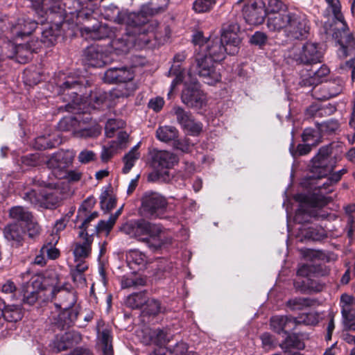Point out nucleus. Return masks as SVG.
<instances>
[{"instance_id": "1", "label": "nucleus", "mask_w": 355, "mask_h": 355, "mask_svg": "<svg viewBox=\"0 0 355 355\" xmlns=\"http://www.w3.org/2000/svg\"><path fill=\"white\" fill-rule=\"evenodd\" d=\"M240 28L237 23L230 22L224 24L221 30V36L210 35L208 37L202 33L198 32L193 37L196 51L207 54L213 60L220 62L227 54L234 55L238 52L241 39L238 35Z\"/></svg>"}, {"instance_id": "2", "label": "nucleus", "mask_w": 355, "mask_h": 355, "mask_svg": "<svg viewBox=\"0 0 355 355\" xmlns=\"http://www.w3.org/2000/svg\"><path fill=\"white\" fill-rule=\"evenodd\" d=\"M44 290L50 292L51 300H54L55 305L58 309L49 318L52 330H62L73 324L78 315L76 309H72L76 302L75 295L61 286L56 274L53 275L49 289L45 288Z\"/></svg>"}, {"instance_id": "3", "label": "nucleus", "mask_w": 355, "mask_h": 355, "mask_svg": "<svg viewBox=\"0 0 355 355\" xmlns=\"http://www.w3.org/2000/svg\"><path fill=\"white\" fill-rule=\"evenodd\" d=\"M340 179V175L336 172L326 179L324 182L318 184L312 193L297 194L295 199L300 202V207L296 213V220L301 223L300 217L304 214L315 218H326L327 214L317 209L324 207L331 201V198L327 197L326 195L334 191V185Z\"/></svg>"}, {"instance_id": "4", "label": "nucleus", "mask_w": 355, "mask_h": 355, "mask_svg": "<svg viewBox=\"0 0 355 355\" xmlns=\"http://www.w3.org/2000/svg\"><path fill=\"white\" fill-rule=\"evenodd\" d=\"M120 231L131 238L146 244L152 251L160 250L171 239L162 236L163 227L159 224L152 223L144 219L132 220L123 224Z\"/></svg>"}, {"instance_id": "5", "label": "nucleus", "mask_w": 355, "mask_h": 355, "mask_svg": "<svg viewBox=\"0 0 355 355\" xmlns=\"http://www.w3.org/2000/svg\"><path fill=\"white\" fill-rule=\"evenodd\" d=\"M267 26L272 31H283L285 36L293 40L306 38L310 31V23L306 15L291 10L268 16Z\"/></svg>"}, {"instance_id": "6", "label": "nucleus", "mask_w": 355, "mask_h": 355, "mask_svg": "<svg viewBox=\"0 0 355 355\" xmlns=\"http://www.w3.org/2000/svg\"><path fill=\"white\" fill-rule=\"evenodd\" d=\"M217 61L213 60L207 54L196 51L194 62L190 67V71L196 72L203 78V81L208 85L212 86L218 82L220 78V73L216 70L215 64Z\"/></svg>"}, {"instance_id": "7", "label": "nucleus", "mask_w": 355, "mask_h": 355, "mask_svg": "<svg viewBox=\"0 0 355 355\" xmlns=\"http://www.w3.org/2000/svg\"><path fill=\"white\" fill-rule=\"evenodd\" d=\"M149 12L148 6H143L137 12H119L114 21L118 24H125L127 26L128 34H132L134 36L138 34L140 37L141 26L148 21V16L153 15Z\"/></svg>"}, {"instance_id": "8", "label": "nucleus", "mask_w": 355, "mask_h": 355, "mask_svg": "<svg viewBox=\"0 0 355 355\" xmlns=\"http://www.w3.org/2000/svg\"><path fill=\"white\" fill-rule=\"evenodd\" d=\"M331 148L329 146L320 148L318 154L312 159L309 179L320 180L329 174L334 168V163L329 160Z\"/></svg>"}, {"instance_id": "9", "label": "nucleus", "mask_w": 355, "mask_h": 355, "mask_svg": "<svg viewBox=\"0 0 355 355\" xmlns=\"http://www.w3.org/2000/svg\"><path fill=\"white\" fill-rule=\"evenodd\" d=\"M324 53L318 43L307 42L292 55L293 59L300 64L313 65L322 62Z\"/></svg>"}, {"instance_id": "10", "label": "nucleus", "mask_w": 355, "mask_h": 355, "mask_svg": "<svg viewBox=\"0 0 355 355\" xmlns=\"http://www.w3.org/2000/svg\"><path fill=\"white\" fill-rule=\"evenodd\" d=\"M144 211L152 218H163L166 212L168 202L166 199L156 192H146L142 197Z\"/></svg>"}, {"instance_id": "11", "label": "nucleus", "mask_w": 355, "mask_h": 355, "mask_svg": "<svg viewBox=\"0 0 355 355\" xmlns=\"http://www.w3.org/2000/svg\"><path fill=\"white\" fill-rule=\"evenodd\" d=\"M185 58L186 55L184 53H177L173 58L174 64L168 71L169 76H175L172 81L171 89L180 86V83H182L186 89H195L198 85V82L196 77L193 76L191 71L186 76L182 75L180 63L183 62Z\"/></svg>"}, {"instance_id": "12", "label": "nucleus", "mask_w": 355, "mask_h": 355, "mask_svg": "<svg viewBox=\"0 0 355 355\" xmlns=\"http://www.w3.org/2000/svg\"><path fill=\"white\" fill-rule=\"evenodd\" d=\"M308 315H303L299 318L287 315H275L270 320V329L277 334L287 333V331L294 329L298 324H306Z\"/></svg>"}, {"instance_id": "13", "label": "nucleus", "mask_w": 355, "mask_h": 355, "mask_svg": "<svg viewBox=\"0 0 355 355\" xmlns=\"http://www.w3.org/2000/svg\"><path fill=\"white\" fill-rule=\"evenodd\" d=\"M111 61L105 47L98 44H92L84 51V62L94 67H102Z\"/></svg>"}, {"instance_id": "14", "label": "nucleus", "mask_w": 355, "mask_h": 355, "mask_svg": "<svg viewBox=\"0 0 355 355\" xmlns=\"http://www.w3.org/2000/svg\"><path fill=\"white\" fill-rule=\"evenodd\" d=\"M243 13L245 21L251 25L261 24L266 16V10L263 8L261 0H251L245 4Z\"/></svg>"}, {"instance_id": "15", "label": "nucleus", "mask_w": 355, "mask_h": 355, "mask_svg": "<svg viewBox=\"0 0 355 355\" xmlns=\"http://www.w3.org/2000/svg\"><path fill=\"white\" fill-rule=\"evenodd\" d=\"M89 21H94V23H90L84 25L80 28L81 35L88 40H98L108 37L112 34V30L105 24H103L98 21L96 19L87 18Z\"/></svg>"}, {"instance_id": "16", "label": "nucleus", "mask_w": 355, "mask_h": 355, "mask_svg": "<svg viewBox=\"0 0 355 355\" xmlns=\"http://www.w3.org/2000/svg\"><path fill=\"white\" fill-rule=\"evenodd\" d=\"M74 157V152L61 150L53 154L47 160L46 164L55 172H62L72 164Z\"/></svg>"}, {"instance_id": "17", "label": "nucleus", "mask_w": 355, "mask_h": 355, "mask_svg": "<svg viewBox=\"0 0 355 355\" xmlns=\"http://www.w3.org/2000/svg\"><path fill=\"white\" fill-rule=\"evenodd\" d=\"M151 158L153 167L158 171L171 168L179 161L176 155L167 150H153Z\"/></svg>"}, {"instance_id": "18", "label": "nucleus", "mask_w": 355, "mask_h": 355, "mask_svg": "<svg viewBox=\"0 0 355 355\" xmlns=\"http://www.w3.org/2000/svg\"><path fill=\"white\" fill-rule=\"evenodd\" d=\"M80 340V336L77 332L67 331L57 334L52 341L51 346L55 352H60L71 347L74 343Z\"/></svg>"}, {"instance_id": "19", "label": "nucleus", "mask_w": 355, "mask_h": 355, "mask_svg": "<svg viewBox=\"0 0 355 355\" xmlns=\"http://www.w3.org/2000/svg\"><path fill=\"white\" fill-rule=\"evenodd\" d=\"M37 24L30 19L19 18L17 21H11L10 31L13 37H21L28 35L37 28Z\"/></svg>"}, {"instance_id": "20", "label": "nucleus", "mask_w": 355, "mask_h": 355, "mask_svg": "<svg viewBox=\"0 0 355 355\" xmlns=\"http://www.w3.org/2000/svg\"><path fill=\"white\" fill-rule=\"evenodd\" d=\"M133 78V72L126 67L110 68L104 75L105 82L112 84L126 83L132 80Z\"/></svg>"}, {"instance_id": "21", "label": "nucleus", "mask_w": 355, "mask_h": 355, "mask_svg": "<svg viewBox=\"0 0 355 355\" xmlns=\"http://www.w3.org/2000/svg\"><path fill=\"white\" fill-rule=\"evenodd\" d=\"M182 101L188 107L202 109L207 104L205 94L202 90H182Z\"/></svg>"}, {"instance_id": "22", "label": "nucleus", "mask_w": 355, "mask_h": 355, "mask_svg": "<svg viewBox=\"0 0 355 355\" xmlns=\"http://www.w3.org/2000/svg\"><path fill=\"white\" fill-rule=\"evenodd\" d=\"M6 48L11 50L10 53H5L7 57L13 58L14 56H17L19 62H26L31 58L33 52H34L37 47L32 46L31 44L29 42L18 46L10 42L6 44Z\"/></svg>"}, {"instance_id": "23", "label": "nucleus", "mask_w": 355, "mask_h": 355, "mask_svg": "<svg viewBox=\"0 0 355 355\" xmlns=\"http://www.w3.org/2000/svg\"><path fill=\"white\" fill-rule=\"evenodd\" d=\"M24 232L22 225L18 223L9 224L3 229L4 238L15 247L22 245Z\"/></svg>"}, {"instance_id": "24", "label": "nucleus", "mask_w": 355, "mask_h": 355, "mask_svg": "<svg viewBox=\"0 0 355 355\" xmlns=\"http://www.w3.org/2000/svg\"><path fill=\"white\" fill-rule=\"evenodd\" d=\"M93 234L94 232H92L91 234L85 232L84 236H78L80 241L76 243L73 250L76 261H78V259H84L89 256L92 250L91 245L93 242Z\"/></svg>"}, {"instance_id": "25", "label": "nucleus", "mask_w": 355, "mask_h": 355, "mask_svg": "<svg viewBox=\"0 0 355 355\" xmlns=\"http://www.w3.org/2000/svg\"><path fill=\"white\" fill-rule=\"evenodd\" d=\"M135 40V36L128 34V32H126L125 35L116 37L112 40V47L116 54H125L129 52Z\"/></svg>"}, {"instance_id": "26", "label": "nucleus", "mask_w": 355, "mask_h": 355, "mask_svg": "<svg viewBox=\"0 0 355 355\" xmlns=\"http://www.w3.org/2000/svg\"><path fill=\"white\" fill-rule=\"evenodd\" d=\"M126 261L130 268L136 270L146 268L148 260L147 256L138 250H130L126 253Z\"/></svg>"}, {"instance_id": "27", "label": "nucleus", "mask_w": 355, "mask_h": 355, "mask_svg": "<svg viewBox=\"0 0 355 355\" xmlns=\"http://www.w3.org/2000/svg\"><path fill=\"white\" fill-rule=\"evenodd\" d=\"M330 71L327 66L323 64L312 75L309 76H302V80L300 83L301 87H315L322 82L321 78L327 76Z\"/></svg>"}, {"instance_id": "28", "label": "nucleus", "mask_w": 355, "mask_h": 355, "mask_svg": "<svg viewBox=\"0 0 355 355\" xmlns=\"http://www.w3.org/2000/svg\"><path fill=\"white\" fill-rule=\"evenodd\" d=\"M149 339L144 340L143 342L146 344H155L159 347H163L168 341L169 336L167 333L159 329H150L148 332Z\"/></svg>"}, {"instance_id": "29", "label": "nucleus", "mask_w": 355, "mask_h": 355, "mask_svg": "<svg viewBox=\"0 0 355 355\" xmlns=\"http://www.w3.org/2000/svg\"><path fill=\"white\" fill-rule=\"evenodd\" d=\"M156 137L159 141L166 143L175 141L178 137V130L171 125L161 126L156 130Z\"/></svg>"}, {"instance_id": "30", "label": "nucleus", "mask_w": 355, "mask_h": 355, "mask_svg": "<svg viewBox=\"0 0 355 355\" xmlns=\"http://www.w3.org/2000/svg\"><path fill=\"white\" fill-rule=\"evenodd\" d=\"M77 263L74 268L71 269V275L74 282L80 285L85 283L84 272L88 269V264L83 259H78Z\"/></svg>"}, {"instance_id": "31", "label": "nucleus", "mask_w": 355, "mask_h": 355, "mask_svg": "<svg viewBox=\"0 0 355 355\" xmlns=\"http://www.w3.org/2000/svg\"><path fill=\"white\" fill-rule=\"evenodd\" d=\"M139 143L135 146L123 157L124 167L123 172L128 173L135 165V162L139 158L140 154L137 150Z\"/></svg>"}, {"instance_id": "32", "label": "nucleus", "mask_w": 355, "mask_h": 355, "mask_svg": "<svg viewBox=\"0 0 355 355\" xmlns=\"http://www.w3.org/2000/svg\"><path fill=\"white\" fill-rule=\"evenodd\" d=\"M41 285V282L40 281L36 280L33 283V288H28L25 291L23 297L24 304H26L28 305L34 304L38 298L41 297L40 293L42 291H36L35 290V287L40 286Z\"/></svg>"}, {"instance_id": "33", "label": "nucleus", "mask_w": 355, "mask_h": 355, "mask_svg": "<svg viewBox=\"0 0 355 355\" xmlns=\"http://www.w3.org/2000/svg\"><path fill=\"white\" fill-rule=\"evenodd\" d=\"M92 86V85L91 83L84 77H68L67 80L61 85H60L61 89L90 87Z\"/></svg>"}, {"instance_id": "34", "label": "nucleus", "mask_w": 355, "mask_h": 355, "mask_svg": "<svg viewBox=\"0 0 355 355\" xmlns=\"http://www.w3.org/2000/svg\"><path fill=\"white\" fill-rule=\"evenodd\" d=\"M343 51V55L347 57L349 55V51L354 49V40L352 35L343 32V36L338 40Z\"/></svg>"}, {"instance_id": "35", "label": "nucleus", "mask_w": 355, "mask_h": 355, "mask_svg": "<svg viewBox=\"0 0 355 355\" xmlns=\"http://www.w3.org/2000/svg\"><path fill=\"white\" fill-rule=\"evenodd\" d=\"M59 35L60 30L58 28L49 27L42 32L41 42L46 46L53 45Z\"/></svg>"}, {"instance_id": "36", "label": "nucleus", "mask_w": 355, "mask_h": 355, "mask_svg": "<svg viewBox=\"0 0 355 355\" xmlns=\"http://www.w3.org/2000/svg\"><path fill=\"white\" fill-rule=\"evenodd\" d=\"M10 216L23 223L28 222L33 218L31 213L20 206L12 207L10 210Z\"/></svg>"}, {"instance_id": "37", "label": "nucleus", "mask_w": 355, "mask_h": 355, "mask_svg": "<svg viewBox=\"0 0 355 355\" xmlns=\"http://www.w3.org/2000/svg\"><path fill=\"white\" fill-rule=\"evenodd\" d=\"M327 9L334 15V19L343 24V27L347 26L344 16L341 12V5L339 0H334L327 2Z\"/></svg>"}, {"instance_id": "38", "label": "nucleus", "mask_w": 355, "mask_h": 355, "mask_svg": "<svg viewBox=\"0 0 355 355\" xmlns=\"http://www.w3.org/2000/svg\"><path fill=\"white\" fill-rule=\"evenodd\" d=\"M44 194L37 193L35 190L32 189L24 193L23 198L29 202L31 205L36 207H42L45 205L44 201Z\"/></svg>"}, {"instance_id": "39", "label": "nucleus", "mask_w": 355, "mask_h": 355, "mask_svg": "<svg viewBox=\"0 0 355 355\" xmlns=\"http://www.w3.org/2000/svg\"><path fill=\"white\" fill-rule=\"evenodd\" d=\"M100 203L101 209L107 212L116 206V200L107 191H104L100 196Z\"/></svg>"}, {"instance_id": "40", "label": "nucleus", "mask_w": 355, "mask_h": 355, "mask_svg": "<svg viewBox=\"0 0 355 355\" xmlns=\"http://www.w3.org/2000/svg\"><path fill=\"white\" fill-rule=\"evenodd\" d=\"M4 320L17 322L23 317L21 309L18 306H10L4 308Z\"/></svg>"}, {"instance_id": "41", "label": "nucleus", "mask_w": 355, "mask_h": 355, "mask_svg": "<svg viewBox=\"0 0 355 355\" xmlns=\"http://www.w3.org/2000/svg\"><path fill=\"white\" fill-rule=\"evenodd\" d=\"M162 311L159 302L155 299H149L146 302L143 313L149 315H156Z\"/></svg>"}, {"instance_id": "42", "label": "nucleus", "mask_w": 355, "mask_h": 355, "mask_svg": "<svg viewBox=\"0 0 355 355\" xmlns=\"http://www.w3.org/2000/svg\"><path fill=\"white\" fill-rule=\"evenodd\" d=\"M281 347L286 349L291 347L301 349L304 347V345L299 336L294 334L286 337L284 342L281 344Z\"/></svg>"}, {"instance_id": "43", "label": "nucleus", "mask_w": 355, "mask_h": 355, "mask_svg": "<svg viewBox=\"0 0 355 355\" xmlns=\"http://www.w3.org/2000/svg\"><path fill=\"white\" fill-rule=\"evenodd\" d=\"M125 125V122L121 119H108L105 127V135L107 137H112L115 131Z\"/></svg>"}, {"instance_id": "44", "label": "nucleus", "mask_w": 355, "mask_h": 355, "mask_svg": "<svg viewBox=\"0 0 355 355\" xmlns=\"http://www.w3.org/2000/svg\"><path fill=\"white\" fill-rule=\"evenodd\" d=\"M146 284V279L142 277H123L121 281L122 288H137Z\"/></svg>"}, {"instance_id": "45", "label": "nucleus", "mask_w": 355, "mask_h": 355, "mask_svg": "<svg viewBox=\"0 0 355 355\" xmlns=\"http://www.w3.org/2000/svg\"><path fill=\"white\" fill-rule=\"evenodd\" d=\"M216 4V0H196L193 8L196 12H205L209 11Z\"/></svg>"}, {"instance_id": "46", "label": "nucleus", "mask_w": 355, "mask_h": 355, "mask_svg": "<svg viewBox=\"0 0 355 355\" xmlns=\"http://www.w3.org/2000/svg\"><path fill=\"white\" fill-rule=\"evenodd\" d=\"M286 5L281 0H268L266 11L272 14L270 16H274L277 14H281L279 12L286 11Z\"/></svg>"}, {"instance_id": "47", "label": "nucleus", "mask_w": 355, "mask_h": 355, "mask_svg": "<svg viewBox=\"0 0 355 355\" xmlns=\"http://www.w3.org/2000/svg\"><path fill=\"white\" fill-rule=\"evenodd\" d=\"M116 142L112 141L108 144V146H103L101 154V160L107 162L115 153L117 148L115 146Z\"/></svg>"}, {"instance_id": "48", "label": "nucleus", "mask_w": 355, "mask_h": 355, "mask_svg": "<svg viewBox=\"0 0 355 355\" xmlns=\"http://www.w3.org/2000/svg\"><path fill=\"white\" fill-rule=\"evenodd\" d=\"M345 211L348 214V235L352 236L353 233L355 232V205L347 206Z\"/></svg>"}, {"instance_id": "49", "label": "nucleus", "mask_w": 355, "mask_h": 355, "mask_svg": "<svg viewBox=\"0 0 355 355\" xmlns=\"http://www.w3.org/2000/svg\"><path fill=\"white\" fill-rule=\"evenodd\" d=\"M306 238L311 239L313 241H320L326 237L325 232L323 229H316L313 227H309L304 233Z\"/></svg>"}, {"instance_id": "50", "label": "nucleus", "mask_w": 355, "mask_h": 355, "mask_svg": "<svg viewBox=\"0 0 355 355\" xmlns=\"http://www.w3.org/2000/svg\"><path fill=\"white\" fill-rule=\"evenodd\" d=\"M24 82L27 86L34 87L40 82V76L35 71L25 70L24 72Z\"/></svg>"}, {"instance_id": "51", "label": "nucleus", "mask_w": 355, "mask_h": 355, "mask_svg": "<svg viewBox=\"0 0 355 355\" xmlns=\"http://www.w3.org/2000/svg\"><path fill=\"white\" fill-rule=\"evenodd\" d=\"M170 0H153L149 8V13L154 15L164 11L169 4Z\"/></svg>"}, {"instance_id": "52", "label": "nucleus", "mask_w": 355, "mask_h": 355, "mask_svg": "<svg viewBox=\"0 0 355 355\" xmlns=\"http://www.w3.org/2000/svg\"><path fill=\"white\" fill-rule=\"evenodd\" d=\"M174 113L176 115L178 123L182 126L185 125L192 119L189 113L185 112L182 107H174Z\"/></svg>"}, {"instance_id": "53", "label": "nucleus", "mask_w": 355, "mask_h": 355, "mask_svg": "<svg viewBox=\"0 0 355 355\" xmlns=\"http://www.w3.org/2000/svg\"><path fill=\"white\" fill-rule=\"evenodd\" d=\"M343 322L350 329L355 330V309H352L341 313Z\"/></svg>"}, {"instance_id": "54", "label": "nucleus", "mask_w": 355, "mask_h": 355, "mask_svg": "<svg viewBox=\"0 0 355 355\" xmlns=\"http://www.w3.org/2000/svg\"><path fill=\"white\" fill-rule=\"evenodd\" d=\"M355 304V299L353 296L344 293L340 297V305L341 313L354 309L352 306Z\"/></svg>"}, {"instance_id": "55", "label": "nucleus", "mask_w": 355, "mask_h": 355, "mask_svg": "<svg viewBox=\"0 0 355 355\" xmlns=\"http://www.w3.org/2000/svg\"><path fill=\"white\" fill-rule=\"evenodd\" d=\"M25 223L26 232L30 238L34 239L40 234V227L37 223L33 221V218Z\"/></svg>"}, {"instance_id": "56", "label": "nucleus", "mask_w": 355, "mask_h": 355, "mask_svg": "<svg viewBox=\"0 0 355 355\" xmlns=\"http://www.w3.org/2000/svg\"><path fill=\"white\" fill-rule=\"evenodd\" d=\"M102 327L103 322L102 321H99L97 323L96 329L98 332V336L101 343V345L111 343L110 331L107 329H103L101 331V328Z\"/></svg>"}, {"instance_id": "57", "label": "nucleus", "mask_w": 355, "mask_h": 355, "mask_svg": "<svg viewBox=\"0 0 355 355\" xmlns=\"http://www.w3.org/2000/svg\"><path fill=\"white\" fill-rule=\"evenodd\" d=\"M114 224L115 222L110 218H109L107 220H101L95 227L94 232L96 233L105 232L107 234H108L112 229Z\"/></svg>"}, {"instance_id": "58", "label": "nucleus", "mask_w": 355, "mask_h": 355, "mask_svg": "<svg viewBox=\"0 0 355 355\" xmlns=\"http://www.w3.org/2000/svg\"><path fill=\"white\" fill-rule=\"evenodd\" d=\"M101 134V128L98 127H93L84 128L76 132L77 137H96Z\"/></svg>"}, {"instance_id": "59", "label": "nucleus", "mask_w": 355, "mask_h": 355, "mask_svg": "<svg viewBox=\"0 0 355 355\" xmlns=\"http://www.w3.org/2000/svg\"><path fill=\"white\" fill-rule=\"evenodd\" d=\"M191 135H198L202 129L201 123L195 121L193 119L183 127Z\"/></svg>"}, {"instance_id": "60", "label": "nucleus", "mask_w": 355, "mask_h": 355, "mask_svg": "<svg viewBox=\"0 0 355 355\" xmlns=\"http://www.w3.org/2000/svg\"><path fill=\"white\" fill-rule=\"evenodd\" d=\"M96 159V153L92 150H83L78 156V159L82 164H88L90 162L94 161Z\"/></svg>"}, {"instance_id": "61", "label": "nucleus", "mask_w": 355, "mask_h": 355, "mask_svg": "<svg viewBox=\"0 0 355 355\" xmlns=\"http://www.w3.org/2000/svg\"><path fill=\"white\" fill-rule=\"evenodd\" d=\"M43 197L45 205H42V208L53 209L59 202V198L53 193L44 194Z\"/></svg>"}, {"instance_id": "62", "label": "nucleus", "mask_w": 355, "mask_h": 355, "mask_svg": "<svg viewBox=\"0 0 355 355\" xmlns=\"http://www.w3.org/2000/svg\"><path fill=\"white\" fill-rule=\"evenodd\" d=\"M339 128V124L336 120H329L320 124L319 129L321 132L327 133L334 132Z\"/></svg>"}, {"instance_id": "63", "label": "nucleus", "mask_w": 355, "mask_h": 355, "mask_svg": "<svg viewBox=\"0 0 355 355\" xmlns=\"http://www.w3.org/2000/svg\"><path fill=\"white\" fill-rule=\"evenodd\" d=\"M317 271V268L313 264H303L300 266L297 270V275L301 277H309L312 274L315 273Z\"/></svg>"}, {"instance_id": "64", "label": "nucleus", "mask_w": 355, "mask_h": 355, "mask_svg": "<svg viewBox=\"0 0 355 355\" xmlns=\"http://www.w3.org/2000/svg\"><path fill=\"white\" fill-rule=\"evenodd\" d=\"M175 355H198L196 352L189 350L188 345L184 343H178L174 347Z\"/></svg>"}]
</instances>
